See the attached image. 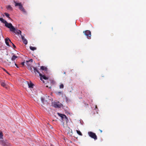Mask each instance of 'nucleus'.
<instances>
[{"instance_id": "obj_10", "label": "nucleus", "mask_w": 146, "mask_h": 146, "mask_svg": "<svg viewBox=\"0 0 146 146\" xmlns=\"http://www.w3.org/2000/svg\"><path fill=\"white\" fill-rule=\"evenodd\" d=\"M39 76L40 78V79L41 80H42V78L45 80L48 79V77H46L44 75H43L41 73H40Z\"/></svg>"}, {"instance_id": "obj_35", "label": "nucleus", "mask_w": 146, "mask_h": 146, "mask_svg": "<svg viewBox=\"0 0 146 146\" xmlns=\"http://www.w3.org/2000/svg\"><path fill=\"white\" fill-rule=\"evenodd\" d=\"M6 72L8 74H9L7 71Z\"/></svg>"}, {"instance_id": "obj_23", "label": "nucleus", "mask_w": 146, "mask_h": 146, "mask_svg": "<svg viewBox=\"0 0 146 146\" xmlns=\"http://www.w3.org/2000/svg\"><path fill=\"white\" fill-rule=\"evenodd\" d=\"M22 40L25 44H27V41L26 39L25 38Z\"/></svg>"}, {"instance_id": "obj_9", "label": "nucleus", "mask_w": 146, "mask_h": 146, "mask_svg": "<svg viewBox=\"0 0 146 146\" xmlns=\"http://www.w3.org/2000/svg\"><path fill=\"white\" fill-rule=\"evenodd\" d=\"M5 41L6 45L7 46H9L10 45L9 44V42H10V43H12V42H11V40L9 39V38H5Z\"/></svg>"}, {"instance_id": "obj_19", "label": "nucleus", "mask_w": 146, "mask_h": 146, "mask_svg": "<svg viewBox=\"0 0 146 146\" xmlns=\"http://www.w3.org/2000/svg\"><path fill=\"white\" fill-rule=\"evenodd\" d=\"M30 49L33 51H34V50H35L36 49V48L35 47H33L32 46H30Z\"/></svg>"}, {"instance_id": "obj_34", "label": "nucleus", "mask_w": 146, "mask_h": 146, "mask_svg": "<svg viewBox=\"0 0 146 146\" xmlns=\"http://www.w3.org/2000/svg\"><path fill=\"white\" fill-rule=\"evenodd\" d=\"M100 131L101 133H102V130H100Z\"/></svg>"}, {"instance_id": "obj_17", "label": "nucleus", "mask_w": 146, "mask_h": 146, "mask_svg": "<svg viewBox=\"0 0 146 146\" xmlns=\"http://www.w3.org/2000/svg\"><path fill=\"white\" fill-rule=\"evenodd\" d=\"M0 21L3 23L5 24L7 21L4 20L2 18H0Z\"/></svg>"}, {"instance_id": "obj_18", "label": "nucleus", "mask_w": 146, "mask_h": 146, "mask_svg": "<svg viewBox=\"0 0 146 146\" xmlns=\"http://www.w3.org/2000/svg\"><path fill=\"white\" fill-rule=\"evenodd\" d=\"M7 8L8 10H10L11 11L13 10V8L10 5H7Z\"/></svg>"}, {"instance_id": "obj_27", "label": "nucleus", "mask_w": 146, "mask_h": 146, "mask_svg": "<svg viewBox=\"0 0 146 146\" xmlns=\"http://www.w3.org/2000/svg\"><path fill=\"white\" fill-rule=\"evenodd\" d=\"M33 67V66H31L30 67H29V68H28V69L29 70L31 71L32 72H33V69H32Z\"/></svg>"}, {"instance_id": "obj_4", "label": "nucleus", "mask_w": 146, "mask_h": 146, "mask_svg": "<svg viewBox=\"0 0 146 146\" xmlns=\"http://www.w3.org/2000/svg\"><path fill=\"white\" fill-rule=\"evenodd\" d=\"M0 144L3 146H11L6 140L4 141L2 140H0Z\"/></svg>"}, {"instance_id": "obj_24", "label": "nucleus", "mask_w": 146, "mask_h": 146, "mask_svg": "<svg viewBox=\"0 0 146 146\" xmlns=\"http://www.w3.org/2000/svg\"><path fill=\"white\" fill-rule=\"evenodd\" d=\"M3 133L2 132L0 131V139H3Z\"/></svg>"}, {"instance_id": "obj_13", "label": "nucleus", "mask_w": 146, "mask_h": 146, "mask_svg": "<svg viewBox=\"0 0 146 146\" xmlns=\"http://www.w3.org/2000/svg\"><path fill=\"white\" fill-rule=\"evenodd\" d=\"M33 68L34 69V72L35 74H36V73L37 72L40 75V73L39 72V71L36 68L33 67Z\"/></svg>"}, {"instance_id": "obj_1", "label": "nucleus", "mask_w": 146, "mask_h": 146, "mask_svg": "<svg viewBox=\"0 0 146 146\" xmlns=\"http://www.w3.org/2000/svg\"><path fill=\"white\" fill-rule=\"evenodd\" d=\"M14 3H15V6H19V8L20 10L22 11L25 13H26V12L25 9L23 7V6L21 4V3H17L15 1H14Z\"/></svg>"}, {"instance_id": "obj_15", "label": "nucleus", "mask_w": 146, "mask_h": 146, "mask_svg": "<svg viewBox=\"0 0 146 146\" xmlns=\"http://www.w3.org/2000/svg\"><path fill=\"white\" fill-rule=\"evenodd\" d=\"M40 69L41 70H45L46 71L47 70V68L44 66H42L40 67Z\"/></svg>"}, {"instance_id": "obj_26", "label": "nucleus", "mask_w": 146, "mask_h": 146, "mask_svg": "<svg viewBox=\"0 0 146 146\" xmlns=\"http://www.w3.org/2000/svg\"><path fill=\"white\" fill-rule=\"evenodd\" d=\"M64 86L63 84H61L60 86V88H63Z\"/></svg>"}, {"instance_id": "obj_30", "label": "nucleus", "mask_w": 146, "mask_h": 146, "mask_svg": "<svg viewBox=\"0 0 146 146\" xmlns=\"http://www.w3.org/2000/svg\"><path fill=\"white\" fill-rule=\"evenodd\" d=\"M21 39L22 40H23L24 39H25V38L24 36H23V35H22L21 34Z\"/></svg>"}, {"instance_id": "obj_37", "label": "nucleus", "mask_w": 146, "mask_h": 146, "mask_svg": "<svg viewBox=\"0 0 146 146\" xmlns=\"http://www.w3.org/2000/svg\"><path fill=\"white\" fill-rule=\"evenodd\" d=\"M43 83H44V80H43Z\"/></svg>"}, {"instance_id": "obj_28", "label": "nucleus", "mask_w": 146, "mask_h": 146, "mask_svg": "<svg viewBox=\"0 0 146 146\" xmlns=\"http://www.w3.org/2000/svg\"><path fill=\"white\" fill-rule=\"evenodd\" d=\"M41 101L43 103L44 102V98H43L42 97H41Z\"/></svg>"}, {"instance_id": "obj_25", "label": "nucleus", "mask_w": 146, "mask_h": 146, "mask_svg": "<svg viewBox=\"0 0 146 146\" xmlns=\"http://www.w3.org/2000/svg\"><path fill=\"white\" fill-rule=\"evenodd\" d=\"M56 93L58 95H60V94H62V93L61 92H56Z\"/></svg>"}, {"instance_id": "obj_5", "label": "nucleus", "mask_w": 146, "mask_h": 146, "mask_svg": "<svg viewBox=\"0 0 146 146\" xmlns=\"http://www.w3.org/2000/svg\"><path fill=\"white\" fill-rule=\"evenodd\" d=\"M58 115L60 117H61L62 119L63 120L64 119H65L66 122V123H67V122L68 121V119L67 117H66V115L64 114H62L60 113H57Z\"/></svg>"}, {"instance_id": "obj_21", "label": "nucleus", "mask_w": 146, "mask_h": 146, "mask_svg": "<svg viewBox=\"0 0 146 146\" xmlns=\"http://www.w3.org/2000/svg\"><path fill=\"white\" fill-rule=\"evenodd\" d=\"M4 14H5V15L6 16V17H7L9 19H10V18L9 17V15L8 13H4Z\"/></svg>"}, {"instance_id": "obj_36", "label": "nucleus", "mask_w": 146, "mask_h": 146, "mask_svg": "<svg viewBox=\"0 0 146 146\" xmlns=\"http://www.w3.org/2000/svg\"><path fill=\"white\" fill-rule=\"evenodd\" d=\"M50 146H54V145L52 144L50 145Z\"/></svg>"}, {"instance_id": "obj_40", "label": "nucleus", "mask_w": 146, "mask_h": 146, "mask_svg": "<svg viewBox=\"0 0 146 146\" xmlns=\"http://www.w3.org/2000/svg\"><path fill=\"white\" fill-rule=\"evenodd\" d=\"M46 86V87H48V86Z\"/></svg>"}, {"instance_id": "obj_29", "label": "nucleus", "mask_w": 146, "mask_h": 146, "mask_svg": "<svg viewBox=\"0 0 146 146\" xmlns=\"http://www.w3.org/2000/svg\"><path fill=\"white\" fill-rule=\"evenodd\" d=\"M12 44V46H13V47L14 48H16V46H15L14 44L12 42V43H11Z\"/></svg>"}, {"instance_id": "obj_11", "label": "nucleus", "mask_w": 146, "mask_h": 146, "mask_svg": "<svg viewBox=\"0 0 146 146\" xmlns=\"http://www.w3.org/2000/svg\"><path fill=\"white\" fill-rule=\"evenodd\" d=\"M0 83L2 86L4 87L7 88L6 85L5 84L4 80H1L0 82Z\"/></svg>"}, {"instance_id": "obj_12", "label": "nucleus", "mask_w": 146, "mask_h": 146, "mask_svg": "<svg viewBox=\"0 0 146 146\" xmlns=\"http://www.w3.org/2000/svg\"><path fill=\"white\" fill-rule=\"evenodd\" d=\"M15 31H13V32H14L16 34L19 35L20 34L21 35V31H20L19 30H18L17 29L16 30L15 29Z\"/></svg>"}, {"instance_id": "obj_6", "label": "nucleus", "mask_w": 146, "mask_h": 146, "mask_svg": "<svg viewBox=\"0 0 146 146\" xmlns=\"http://www.w3.org/2000/svg\"><path fill=\"white\" fill-rule=\"evenodd\" d=\"M84 34L87 36V38L90 39L91 38V33L89 30H86L83 32Z\"/></svg>"}, {"instance_id": "obj_33", "label": "nucleus", "mask_w": 146, "mask_h": 146, "mask_svg": "<svg viewBox=\"0 0 146 146\" xmlns=\"http://www.w3.org/2000/svg\"><path fill=\"white\" fill-rule=\"evenodd\" d=\"M3 70L4 71H6V70H5V69H4V68H3Z\"/></svg>"}, {"instance_id": "obj_20", "label": "nucleus", "mask_w": 146, "mask_h": 146, "mask_svg": "<svg viewBox=\"0 0 146 146\" xmlns=\"http://www.w3.org/2000/svg\"><path fill=\"white\" fill-rule=\"evenodd\" d=\"M76 132L80 136H82V134L81 132L79 130H76Z\"/></svg>"}, {"instance_id": "obj_14", "label": "nucleus", "mask_w": 146, "mask_h": 146, "mask_svg": "<svg viewBox=\"0 0 146 146\" xmlns=\"http://www.w3.org/2000/svg\"><path fill=\"white\" fill-rule=\"evenodd\" d=\"M18 57L17 56H16L15 55H13L12 57L11 60L13 61V62H15V60Z\"/></svg>"}, {"instance_id": "obj_2", "label": "nucleus", "mask_w": 146, "mask_h": 146, "mask_svg": "<svg viewBox=\"0 0 146 146\" xmlns=\"http://www.w3.org/2000/svg\"><path fill=\"white\" fill-rule=\"evenodd\" d=\"M5 25L6 27L9 28L11 31H15V28L11 23H8L7 22L5 24Z\"/></svg>"}, {"instance_id": "obj_3", "label": "nucleus", "mask_w": 146, "mask_h": 146, "mask_svg": "<svg viewBox=\"0 0 146 146\" xmlns=\"http://www.w3.org/2000/svg\"><path fill=\"white\" fill-rule=\"evenodd\" d=\"M88 133L89 136L92 138L94 139V140L97 139V136L95 133L92 131H90L88 132Z\"/></svg>"}, {"instance_id": "obj_39", "label": "nucleus", "mask_w": 146, "mask_h": 146, "mask_svg": "<svg viewBox=\"0 0 146 146\" xmlns=\"http://www.w3.org/2000/svg\"><path fill=\"white\" fill-rule=\"evenodd\" d=\"M49 88H51V87H50Z\"/></svg>"}, {"instance_id": "obj_31", "label": "nucleus", "mask_w": 146, "mask_h": 146, "mask_svg": "<svg viewBox=\"0 0 146 146\" xmlns=\"http://www.w3.org/2000/svg\"><path fill=\"white\" fill-rule=\"evenodd\" d=\"M21 64L23 66H24V65H25V62H22L21 63Z\"/></svg>"}, {"instance_id": "obj_7", "label": "nucleus", "mask_w": 146, "mask_h": 146, "mask_svg": "<svg viewBox=\"0 0 146 146\" xmlns=\"http://www.w3.org/2000/svg\"><path fill=\"white\" fill-rule=\"evenodd\" d=\"M62 104L59 102H56L54 103V106L56 108H59L61 106Z\"/></svg>"}, {"instance_id": "obj_22", "label": "nucleus", "mask_w": 146, "mask_h": 146, "mask_svg": "<svg viewBox=\"0 0 146 146\" xmlns=\"http://www.w3.org/2000/svg\"><path fill=\"white\" fill-rule=\"evenodd\" d=\"M33 60L32 59H31L30 60H29L27 61L26 62V64L27 65H28V63L29 62H33Z\"/></svg>"}, {"instance_id": "obj_8", "label": "nucleus", "mask_w": 146, "mask_h": 146, "mask_svg": "<svg viewBox=\"0 0 146 146\" xmlns=\"http://www.w3.org/2000/svg\"><path fill=\"white\" fill-rule=\"evenodd\" d=\"M14 65L16 66L17 68H18L19 67L18 65L15 62H13L11 63V62H9V65L11 67H13L14 66Z\"/></svg>"}, {"instance_id": "obj_38", "label": "nucleus", "mask_w": 146, "mask_h": 146, "mask_svg": "<svg viewBox=\"0 0 146 146\" xmlns=\"http://www.w3.org/2000/svg\"><path fill=\"white\" fill-rule=\"evenodd\" d=\"M7 71L6 70V71H5V72H6Z\"/></svg>"}, {"instance_id": "obj_32", "label": "nucleus", "mask_w": 146, "mask_h": 146, "mask_svg": "<svg viewBox=\"0 0 146 146\" xmlns=\"http://www.w3.org/2000/svg\"><path fill=\"white\" fill-rule=\"evenodd\" d=\"M62 125H63L64 127H65V126H64V123H63V124H62Z\"/></svg>"}, {"instance_id": "obj_16", "label": "nucleus", "mask_w": 146, "mask_h": 146, "mask_svg": "<svg viewBox=\"0 0 146 146\" xmlns=\"http://www.w3.org/2000/svg\"><path fill=\"white\" fill-rule=\"evenodd\" d=\"M28 84L29 88H33L34 85L31 82L30 83H29V82H28Z\"/></svg>"}]
</instances>
